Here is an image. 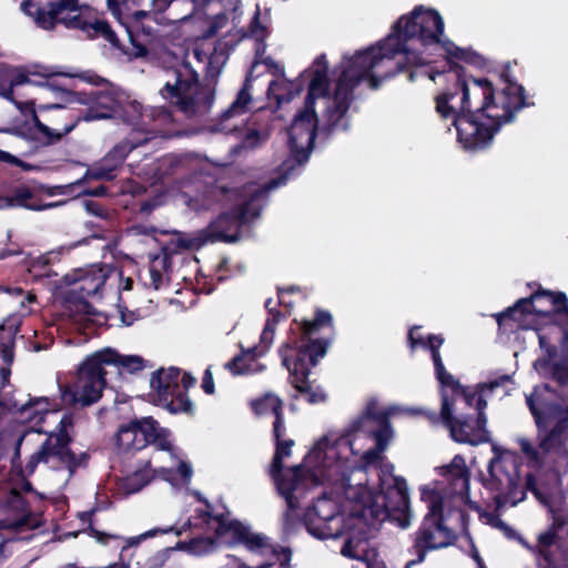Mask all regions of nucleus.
I'll list each match as a JSON object with an SVG mask.
<instances>
[{"mask_svg":"<svg viewBox=\"0 0 568 568\" xmlns=\"http://www.w3.org/2000/svg\"><path fill=\"white\" fill-rule=\"evenodd\" d=\"M0 160L8 162V163H18L19 162V160L14 155H12L6 151H0Z\"/></svg>","mask_w":568,"mask_h":568,"instance_id":"57","label":"nucleus"},{"mask_svg":"<svg viewBox=\"0 0 568 568\" xmlns=\"http://www.w3.org/2000/svg\"><path fill=\"white\" fill-rule=\"evenodd\" d=\"M72 427V417L63 415L58 424V432L51 433L41 444L39 449L33 453L27 465L26 470L32 474L39 464H44L50 469L65 470L67 478H70L75 470L85 465L88 454H74L69 448L71 437L69 428Z\"/></svg>","mask_w":568,"mask_h":568,"instance_id":"14","label":"nucleus"},{"mask_svg":"<svg viewBox=\"0 0 568 568\" xmlns=\"http://www.w3.org/2000/svg\"><path fill=\"white\" fill-rule=\"evenodd\" d=\"M197 163L199 160L193 154H166L145 164L138 172V175H143L145 182L155 184L170 175H182L192 172V176L182 181L181 192L196 194V186L199 184L212 182L211 179H203V175L197 172ZM178 201L181 202V195H179Z\"/></svg>","mask_w":568,"mask_h":568,"instance_id":"20","label":"nucleus"},{"mask_svg":"<svg viewBox=\"0 0 568 568\" xmlns=\"http://www.w3.org/2000/svg\"><path fill=\"white\" fill-rule=\"evenodd\" d=\"M280 313H274L272 314V317H268L266 320V323L260 336V344L256 346L257 353H260V355H264L270 349L274 341L275 328L280 321Z\"/></svg>","mask_w":568,"mask_h":568,"instance_id":"42","label":"nucleus"},{"mask_svg":"<svg viewBox=\"0 0 568 568\" xmlns=\"http://www.w3.org/2000/svg\"><path fill=\"white\" fill-rule=\"evenodd\" d=\"M187 528H197L205 535L197 536L190 542L180 544V548L186 549L190 554L201 556L209 554L219 537L223 536L229 529L234 531V537L253 557H260L262 560L246 566L240 564L239 568H273L278 564V568H286L291 559V552L285 548H275L268 542V539L260 534H254L243 526L227 527V519L223 514H212L210 505L205 503V509L196 510L180 529L174 528L175 535H181Z\"/></svg>","mask_w":568,"mask_h":568,"instance_id":"9","label":"nucleus"},{"mask_svg":"<svg viewBox=\"0 0 568 568\" xmlns=\"http://www.w3.org/2000/svg\"><path fill=\"white\" fill-rule=\"evenodd\" d=\"M106 3L130 40L131 54L134 58L145 57L149 53V45L158 37V29L152 24L151 13L145 10L131 11L128 0H106Z\"/></svg>","mask_w":568,"mask_h":568,"instance_id":"18","label":"nucleus"},{"mask_svg":"<svg viewBox=\"0 0 568 568\" xmlns=\"http://www.w3.org/2000/svg\"><path fill=\"white\" fill-rule=\"evenodd\" d=\"M554 310L548 311L545 315L550 322H554L560 326L564 338L568 341V305L567 296L565 293H547L545 294Z\"/></svg>","mask_w":568,"mask_h":568,"instance_id":"35","label":"nucleus"},{"mask_svg":"<svg viewBox=\"0 0 568 568\" xmlns=\"http://www.w3.org/2000/svg\"><path fill=\"white\" fill-rule=\"evenodd\" d=\"M192 475L191 465L184 460H178L176 466L161 467L159 469H151L150 462H146L143 468L123 477L119 483V489L124 495L139 493L153 477H160L171 483L172 486H178L180 484H187Z\"/></svg>","mask_w":568,"mask_h":568,"instance_id":"23","label":"nucleus"},{"mask_svg":"<svg viewBox=\"0 0 568 568\" xmlns=\"http://www.w3.org/2000/svg\"><path fill=\"white\" fill-rule=\"evenodd\" d=\"M170 265V255L165 251L153 256L146 271L148 280L145 276L142 277L144 285L159 290L164 282Z\"/></svg>","mask_w":568,"mask_h":568,"instance_id":"34","label":"nucleus"},{"mask_svg":"<svg viewBox=\"0 0 568 568\" xmlns=\"http://www.w3.org/2000/svg\"><path fill=\"white\" fill-rule=\"evenodd\" d=\"M550 547H537L536 552V564L538 568H560L549 549Z\"/></svg>","mask_w":568,"mask_h":568,"instance_id":"45","label":"nucleus"},{"mask_svg":"<svg viewBox=\"0 0 568 568\" xmlns=\"http://www.w3.org/2000/svg\"><path fill=\"white\" fill-rule=\"evenodd\" d=\"M116 118L132 125L136 131H144L149 142L156 134H164L163 126L172 122V114L164 108L144 109L142 104L125 92Z\"/></svg>","mask_w":568,"mask_h":568,"instance_id":"21","label":"nucleus"},{"mask_svg":"<svg viewBox=\"0 0 568 568\" xmlns=\"http://www.w3.org/2000/svg\"><path fill=\"white\" fill-rule=\"evenodd\" d=\"M78 194L90 195V196H104L106 194V187L100 185L95 189H82Z\"/></svg>","mask_w":568,"mask_h":568,"instance_id":"55","label":"nucleus"},{"mask_svg":"<svg viewBox=\"0 0 568 568\" xmlns=\"http://www.w3.org/2000/svg\"><path fill=\"white\" fill-rule=\"evenodd\" d=\"M91 106L82 114L84 121L116 118L122 101L125 100V91L108 85L103 90H91L88 93Z\"/></svg>","mask_w":568,"mask_h":568,"instance_id":"26","label":"nucleus"},{"mask_svg":"<svg viewBox=\"0 0 568 568\" xmlns=\"http://www.w3.org/2000/svg\"><path fill=\"white\" fill-rule=\"evenodd\" d=\"M510 382L507 374L499 375L478 386L476 392L463 387L455 377L452 382L440 385L442 409L440 416L429 413L430 422L439 419L449 429L450 437L457 442L469 445H478L489 440V432L486 428L487 418L485 408L486 396L495 388Z\"/></svg>","mask_w":568,"mask_h":568,"instance_id":"8","label":"nucleus"},{"mask_svg":"<svg viewBox=\"0 0 568 568\" xmlns=\"http://www.w3.org/2000/svg\"><path fill=\"white\" fill-rule=\"evenodd\" d=\"M265 36V28L260 22V8L256 7L254 16L251 20L248 30L243 34V37H252L256 40L263 39Z\"/></svg>","mask_w":568,"mask_h":568,"instance_id":"48","label":"nucleus"},{"mask_svg":"<svg viewBox=\"0 0 568 568\" xmlns=\"http://www.w3.org/2000/svg\"><path fill=\"white\" fill-rule=\"evenodd\" d=\"M332 325V315L327 311H317L314 321L298 326L301 336L283 344L278 354L283 366L290 373V382L296 393L307 403L317 404L325 400L326 395L321 386L308 379V375L327 352L329 342L313 336L324 326Z\"/></svg>","mask_w":568,"mask_h":568,"instance_id":"11","label":"nucleus"},{"mask_svg":"<svg viewBox=\"0 0 568 568\" xmlns=\"http://www.w3.org/2000/svg\"><path fill=\"white\" fill-rule=\"evenodd\" d=\"M13 347H14V337H13L12 332L9 331L7 333V335L2 337V343H1V357L7 365H11L13 362V357H14Z\"/></svg>","mask_w":568,"mask_h":568,"instance_id":"47","label":"nucleus"},{"mask_svg":"<svg viewBox=\"0 0 568 568\" xmlns=\"http://www.w3.org/2000/svg\"><path fill=\"white\" fill-rule=\"evenodd\" d=\"M65 203H67V200H60V201H54V202H43L42 199L40 197V200L37 204L38 207L36 211H43V210L59 207V206L64 205Z\"/></svg>","mask_w":568,"mask_h":568,"instance_id":"54","label":"nucleus"},{"mask_svg":"<svg viewBox=\"0 0 568 568\" xmlns=\"http://www.w3.org/2000/svg\"><path fill=\"white\" fill-rule=\"evenodd\" d=\"M55 414V410L50 409L48 397L30 398L29 402L23 404L20 409L21 417L33 423L34 426L42 423L47 416H54Z\"/></svg>","mask_w":568,"mask_h":568,"instance_id":"37","label":"nucleus"},{"mask_svg":"<svg viewBox=\"0 0 568 568\" xmlns=\"http://www.w3.org/2000/svg\"><path fill=\"white\" fill-rule=\"evenodd\" d=\"M257 347L243 349L242 353L224 364L232 375H255L265 371V365L257 361L261 357Z\"/></svg>","mask_w":568,"mask_h":568,"instance_id":"33","label":"nucleus"},{"mask_svg":"<svg viewBox=\"0 0 568 568\" xmlns=\"http://www.w3.org/2000/svg\"><path fill=\"white\" fill-rule=\"evenodd\" d=\"M419 326H415L410 328L408 333V343L412 349L416 347H422L428 349L432 353V359L434 363L435 375L439 384H444L447 382H452L454 376L448 373L443 364L439 347L444 343V337L442 335H429L425 338L422 334H419Z\"/></svg>","mask_w":568,"mask_h":568,"instance_id":"29","label":"nucleus"},{"mask_svg":"<svg viewBox=\"0 0 568 568\" xmlns=\"http://www.w3.org/2000/svg\"><path fill=\"white\" fill-rule=\"evenodd\" d=\"M85 81L88 82H92L94 84H100L103 79L98 77V75H88V77H83Z\"/></svg>","mask_w":568,"mask_h":568,"instance_id":"63","label":"nucleus"},{"mask_svg":"<svg viewBox=\"0 0 568 568\" xmlns=\"http://www.w3.org/2000/svg\"><path fill=\"white\" fill-rule=\"evenodd\" d=\"M295 291V287L291 286L288 288H281L278 290V300H280V303L281 304H285V301H284V293H291Z\"/></svg>","mask_w":568,"mask_h":568,"instance_id":"60","label":"nucleus"},{"mask_svg":"<svg viewBox=\"0 0 568 568\" xmlns=\"http://www.w3.org/2000/svg\"><path fill=\"white\" fill-rule=\"evenodd\" d=\"M264 63L273 75V79L268 81L267 88V98L270 100H274L280 106L283 103H288L302 92L304 87L303 80L290 81L285 77L283 69L271 59L265 60Z\"/></svg>","mask_w":568,"mask_h":568,"instance_id":"28","label":"nucleus"},{"mask_svg":"<svg viewBox=\"0 0 568 568\" xmlns=\"http://www.w3.org/2000/svg\"><path fill=\"white\" fill-rule=\"evenodd\" d=\"M12 207L11 196L0 195V210Z\"/></svg>","mask_w":568,"mask_h":568,"instance_id":"58","label":"nucleus"},{"mask_svg":"<svg viewBox=\"0 0 568 568\" xmlns=\"http://www.w3.org/2000/svg\"><path fill=\"white\" fill-rule=\"evenodd\" d=\"M412 517L405 479L394 475L393 464H383L379 491L367 494L346 510H341L336 501L320 498L305 511L304 526L311 536L320 540L347 535L341 549L344 557L363 562L365 568H385L369 542L373 531L386 520L407 528Z\"/></svg>","mask_w":568,"mask_h":568,"instance_id":"3","label":"nucleus"},{"mask_svg":"<svg viewBox=\"0 0 568 568\" xmlns=\"http://www.w3.org/2000/svg\"><path fill=\"white\" fill-rule=\"evenodd\" d=\"M109 267L102 265H91L84 270H77L72 274H67L63 281L67 285L73 286L72 293L79 298L101 296V288L109 277Z\"/></svg>","mask_w":568,"mask_h":568,"instance_id":"27","label":"nucleus"},{"mask_svg":"<svg viewBox=\"0 0 568 568\" xmlns=\"http://www.w3.org/2000/svg\"><path fill=\"white\" fill-rule=\"evenodd\" d=\"M231 49L227 41L219 40L210 53L197 47L186 51L183 59L168 70V79L160 90L162 98L190 119L206 115L215 101V88L200 82L197 69L201 67L211 78L219 75Z\"/></svg>","mask_w":568,"mask_h":568,"instance_id":"6","label":"nucleus"},{"mask_svg":"<svg viewBox=\"0 0 568 568\" xmlns=\"http://www.w3.org/2000/svg\"><path fill=\"white\" fill-rule=\"evenodd\" d=\"M449 77L455 82L436 97V112L442 119H452L457 140L466 150L488 146L503 125L530 105L524 87L516 82L495 88L484 78L462 77L458 72Z\"/></svg>","mask_w":568,"mask_h":568,"instance_id":"4","label":"nucleus"},{"mask_svg":"<svg viewBox=\"0 0 568 568\" xmlns=\"http://www.w3.org/2000/svg\"><path fill=\"white\" fill-rule=\"evenodd\" d=\"M550 389L547 385L535 387L526 397L527 406L538 428V447L527 438L520 437L517 443L527 463L534 468H555L558 458L567 456L568 442V406L549 400Z\"/></svg>","mask_w":568,"mask_h":568,"instance_id":"10","label":"nucleus"},{"mask_svg":"<svg viewBox=\"0 0 568 568\" xmlns=\"http://www.w3.org/2000/svg\"><path fill=\"white\" fill-rule=\"evenodd\" d=\"M42 80L32 79L30 73L8 65H0V95L8 101L14 103L18 109L23 112V106H29L28 101H19V88L23 85H38L49 88L55 91L58 88L49 81L52 75L73 77V74L59 71L54 68H44L43 72L39 73Z\"/></svg>","mask_w":568,"mask_h":568,"instance_id":"22","label":"nucleus"},{"mask_svg":"<svg viewBox=\"0 0 568 568\" xmlns=\"http://www.w3.org/2000/svg\"><path fill=\"white\" fill-rule=\"evenodd\" d=\"M442 480H436L422 488V500L427 513L418 530L412 535V556L405 568L424 561L430 550L445 548L456 539V529L463 527L466 508L475 509L469 498V474L465 459L456 455L449 465L439 468Z\"/></svg>","mask_w":568,"mask_h":568,"instance_id":"5","label":"nucleus"},{"mask_svg":"<svg viewBox=\"0 0 568 568\" xmlns=\"http://www.w3.org/2000/svg\"><path fill=\"white\" fill-rule=\"evenodd\" d=\"M202 388L206 394H213L214 393V381L212 372L209 368L205 369L203 378H202Z\"/></svg>","mask_w":568,"mask_h":568,"instance_id":"52","label":"nucleus"},{"mask_svg":"<svg viewBox=\"0 0 568 568\" xmlns=\"http://www.w3.org/2000/svg\"><path fill=\"white\" fill-rule=\"evenodd\" d=\"M114 359L115 351L111 348L90 355L80 366L74 383L65 388H60L63 403L84 407L98 402L105 387L103 363Z\"/></svg>","mask_w":568,"mask_h":568,"instance_id":"15","label":"nucleus"},{"mask_svg":"<svg viewBox=\"0 0 568 568\" xmlns=\"http://www.w3.org/2000/svg\"><path fill=\"white\" fill-rule=\"evenodd\" d=\"M148 445L155 446L159 450L172 454L170 433L159 426L152 417L134 419L119 427L115 435V446L119 454H131L143 449Z\"/></svg>","mask_w":568,"mask_h":568,"instance_id":"19","label":"nucleus"},{"mask_svg":"<svg viewBox=\"0 0 568 568\" xmlns=\"http://www.w3.org/2000/svg\"><path fill=\"white\" fill-rule=\"evenodd\" d=\"M42 184H23L17 186L11 195L12 206H20L36 211L40 195L43 193Z\"/></svg>","mask_w":568,"mask_h":568,"instance_id":"36","label":"nucleus"},{"mask_svg":"<svg viewBox=\"0 0 568 568\" xmlns=\"http://www.w3.org/2000/svg\"><path fill=\"white\" fill-rule=\"evenodd\" d=\"M283 402L275 394L268 393L264 397L252 402V409L257 415L272 414L275 419L273 423V436L280 438L285 434V424L282 415Z\"/></svg>","mask_w":568,"mask_h":568,"instance_id":"32","label":"nucleus"},{"mask_svg":"<svg viewBox=\"0 0 568 568\" xmlns=\"http://www.w3.org/2000/svg\"><path fill=\"white\" fill-rule=\"evenodd\" d=\"M173 530H174L173 526H170L168 528H153V529H150V530H148V531H145L143 534H140L139 536L123 538V537L118 536V535L104 534V532H101V531H99L97 529L91 528V535H92V537L95 538V540L99 544H102V545H105V546H110L112 544H116L115 546L120 547V549H121V551H120V561H125L126 551L130 548H135L142 541H144V540H146L149 538H153V537L158 536L159 534H169V532H173Z\"/></svg>","mask_w":568,"mask_h":568,"instance_id":"31","label":"nucleus"},{"mask_svg":"<svg viewBox=\"0 0 568 568\" xmlns=\"http://www.w3.org/2000/svg\"><path fill=\"white\" fill-rule=\"evenodd\" d=\"M221 222H223V217L219 221H212L205 229L190 233H180L175 240L176 247L196 251L206 244L216 243V240L232 239V235L219 229Z\"/></svg>","mask_w":568,"mask_h":568,"instance_id":"30","label":"nucleus"},{"mask_svg":"<svg viewBox=\"0 0 568 568\" xmlns=\"http://www.w3.org/2000/svg\"><path fill=\"white\" fill-rule=\"evenodd\" d=\"M542 295L544 294L536 293L530 297L517 301L513 307H509L505 312L497 315V322L501 324V322L506 318L518 320V314L524 315L526 313L537 312V310L534 306V301L540 298Z\"/></svg>","mask_w":568,"mask_h":568,"instance_id":"40","label":"nucleus"},{"mask_svg":"<svg viewBox=\"0 0 568 568\" xmlns=\"http://www.w3.org/2000/svg\"><path fill=\"white\" fill-rule=\"evenodd\" d=\"M252 73L247 74L242 88L237 91L232 103L210 124V132L231 134L239 130L244 122V116L255 106L252 95Z\"/></svg>","mask_w":568,"mask_h":568,"instance_id":"24","label":"nucleus"},{"mask_svg":"<svg viewBox=\"0 0 568 568\" xmlns=\"http://www.w3.org/2000/svg\"><path fill=\"white\" fill-rule=\"evenodd\" d=\"M557 534L555 530L549 529L538 536L537 547H551L555 544Z\"/></svg>","mask_w":568,"mask_h":568,"instance_id":"51","label":"nucleus"},{"mask_svg":"<svg viewBox=\"0 0 568 568\" xmlns=\"http://www.w3.org/2000/svg\"><path fill=\"white\" fill-rule=\"evenodd\" d=\"M444 19L432 8L417 6L409 14L402 16L390 32L376 44L344 54L339 74L331 84L327 61L317 57L312 67V78L304 108L295 115L287 130L288 155L277 168V176L268 181V189H277L301 174L313 150L316 131L332 134L351 126L352 105L356 89L367 81L377 89L379 81L392 78L412 67L430 62L425 52L444 50L460 60L470 61L469 53L444 36Z\"/></svg>","mask_w":568,"mask_h":568,"instance_id":"1","label":"nucleus"},{"mask_svg":"<svg viewBox=\"0 0 568 568\" xmlns=\"http://www.w3.org/2000/svg\"><path fill=\"white\" fill-rule=\"evenodd\" d=\"M88 181L85 178V174L78 179L77 181L68 184H60V185H44L43 186V193L47 196H69V197H77L80 194L79 191H81L84 183Z\"/></svg>","mask_w":568,"mask_h":568,"instance_id":"41","label":"nucleus"},{"mask_svg":"<svg viewBox=\"0 0 568 568\" xmlns=\"http://www.w3.org/2000/svg\"><path fill=\"white\" fill-rule=\"evenodd\" d=\"M120 318H121V322L125 326H131L136 321L142 318V316H141L140 312H138V311H129L126 308H120Z\"/></svg>","mask_w":568,"mask_h":568,"instance_id":"49","label":"nucleus"},{"mask_svg":"<svg viewBox=\"0 0 568 568\" xmlns=\"http://www.w3.org/2000/svg\"><path fill=\"white\" fill-rule=\"evenodd\" d=\"M268 138V126L260 125L257 128H247L244 133L241 143L234 148V152H240L241 150H252L261 145Z\"/></svg>","mask_w":568,"mask_h":568,"instance_id":"39","label":"nucleus"},{"mask_svg":"<svg viewBox=\"0 0 568 568\" xmlns=\"http://www.w3.org/2000/svg\"><path fill=\"white\" fill-rule=\"evenodd\" d=\"M268 182L261 185L250 183L241 189H227L214 182L201 183L196 186V194L182 192L181 203L191 211L201 213L222 207L224 211L214 220L223 217L219 229L225 231L232 239L216 240V242L232 243L241 239V229L253 222L261 214L267 203Z\"/></svg>","mask_w":568,"mask_h":568,"instance_id":"7","label":"nucleus"},{"mask_svg":"<svg viewBox=\"0 0 568 568\" xmlns=\"http://www.w3.org/2000/svg\"><path fill=\"white\" fill-rule=\"evenodd\" d=\"M473 559L476 561V564L478 565V568H486L485 565H484V561L481 559V557L479 556L478 551L477 550H474L473 551V555H471Z\"/></svg>","mask_w":568,"mask_h":568,"instance_id":"61","label":"nucleus"},{"mask_svg":"<svg viewBox=\"0 0 568 568\" xmlns=\"http://www.w3.org/2000/svg\"><path fill=\"white\" fill-rule=\"evenodd\" d=\"M23 291L20 287L1 288L0 287V305L14 304L24 305Z\"/></svg>","mask_w":568,"mask_h":568,"instance_id":"46","label":"nucleus"},{"mask_svg":"<svg viewBox=\"0 0 568 568\" xmlns=\"http://www.w3.org/2000/svg\"><path fill=\"white\" fill-rule=\"evenodd\" d=\"M132 284H133V281L130 277H128L122 281L121 288L123 291H130L132 288Z\"/></svg>","mask_w":568,"mask_h":568,"instance_id":"62","label":"nucleus"},{"mask_svg":"<svg viewBox=\"0 0 568 568\" xmlns=\"http://www.w3.org/2000/svg\"><path fill=\"white\" fill-rule=\"evenodd\" d=\"M149 143V138L135 140L134 138L119 142L114 148L97 164L85 171L88 180L111 181L116 176V171L121 168L125 158Z\"/></svg>","mask_w":568,"mask_h":568,"instance_id":"25","label":"nucleus"},{"mask_svg":"<svg viewBox=\"0 0 568 568\" xmlns=\"http://www.w3.org/2000/svg\"><path fill=\"white\" fill-rule=\"evenodd\" d=\"M21 10L42 29L50 30L57 24L81 31L87 38H103L113 47H119V39L110 24L101 19L92 18L89 10L79 6V0H57L43 10L31 0L21 3Z\"/></svg>","mask_w":568,"mask_h":568,"instance_id":"12","label":"nucleus"},{"mask_svg":"<svg viewBox=\"0 0 568 568\" xmlns=\"http://www.w3.org/2000/svg\"><path fill=\"white\" fill-rule=\"evenodd\" d=\"M495 457L488 464L489 477L485 486L493 494L496 510L500 511L507 506H516L526 498V491L534 494L544 506L550 505V495L537 486L532 474L526 475L525 485L520 484L518 466L510 455H499L493 447Z\"/></svg>","mask_w":568,"mask_h":568,"instance_id":"13","label":"nucleus"},{"mask_svg":"<svg viewBox=\"0 0 568 568\" xmlns=\"http://www.w3.org/2000/svg\"><path fill=\"white\" fill-rule=\"evenodd\" d=\"M272 298H268L266 302H265V307L268 308L270 311V317H272V314H274L275 312H273V308L271 307L272 306Z\"/></svg>","mask_w":568,"mask_h":568,"instance_id":"64","label":"nucleus"},{"mask_svg":"<svg viewBox=\"0 0 568 568\" xmlns=\"http://www.w3.org/2000/svg\"><path fill=\"white\" fill-rule=\"evenodd\" d=\"M85 209L89 213L95 215V216H99V217H102V219H106L108 216V212L105 211L104 207H102L99 203L97 202H93V201H89L85 203Z\"/></svg>","mask_w":568,"mask_h":568,"instance_id":"53","label":"nucleus"},{"mask_svg":"<svg viewBox=\"0 0 568 568\" xmlns=\"http://www.w3.org/2000/svg\"><path fill=\"white\" fill-rule=\"evenodd\" d=\"M104 365H116L125 368L130 373L138 372L143 367V359L138 355L122 356L115 352V359L110 363H103Z\"/></svg>","mask_w":568,"mask_h":568,"instance_id":"43","label":"nucleus"},{"mask_svg":"<svg viewBox=\"0 0 568 568\" xmlns=\"http://www.w3.org/2000/svg\"><path fill=\"white\" fill-rule=\"evenodd\" d=\"M194 384V377L176 367L160 369L151 376L149 396L155 405L166 407L171 413H190L193 404L184 392Z\"/></svg>","mask_w":568,"mask_h":568,"instance_id":"16","label":"nucleus"},{"mask_svg":"<svg viewBox=\"0 0 568 568\" xmlns=\"http://www.w3.org/2000/svg\"><path fill=\"white\" fill-rule=\"evenodd\" d=\"M488 521H489V524H491L493 526L498 527V528H501V529H504V528H506V527H507V526H506V524H505L501 519H499L498 517H496V516H495V515H493V514H491V515H489V517H488Z\"/></svg>","mask_w":568,"mask_h":568,"instance_id":"56","label":"nucleus"},{"mask_svg":"<svg viewBox=\"0 0 568 568\" xmlns=\"http://www.w3.org/2000/svg\"><path fill=\"white\" fill-rule=\"evenodd\" d=\"M549 361L547 358H538L534 362L535 369L539 371L540 368L547 367Z\"/></svg>","mask_w":568,"mask_h":568,"instance_id":"59","label":"nucleus"},{"mask_svg":"<svg viewBox=\"0 0 568 568\" xmlns=\"http://www.w3.org/2000/svg\"><path fill=\"white\" fill-rule=\"evenodd\" d=\"M537 335L540 348L545 351L549 358L554 357L557 353L556 346L550 343V339L545 334L538 332Z\"/></svg>","mask_w":568,"mask_h":568,"instance_id":"50","label":"nucleus"},{"mask_svg":"<svg viewBox=\"0 0 568 568\" xmlns=\"http://www.w3.org/2000/svg\"><path fill=\"white\" fill-rule=\"evenodd\" d=\"M392 410L379 409L377 400H369L346 434L322 437L301 466L285 470L282 469V462L290 456L294 442L281 440L282 436L274 438L276 450L271 475L288 508H298L310 489L320 485H327L332 489L329 495L324 491L321 498L336 501L341 510H346L371 494L373 490L367 486L368 470H374L379 478L381 466L389 464L384 460L383 453L394 437L389 423Z\"/></svg>","mask_w":568,"mask_h":568,"instance_id":"2","label":"nucleus"},{"mask_svg":"<svg viewBox=\"0 0 568 568\" xmlns=\"http://www.w3.org/2000/svg\"><path fill=\"white\" fill-rule=\"evenodd\" d=\"M23 106V112L31 114L37 139L44 144H54L69 134L78 125L82 115L62 104H41L33 108V102Z\"/></svg>","mask_w":568,"mask_h":568,"instance_id":"17","label":"nucleus"},{"mask_svg":"<svg viewBox=\"0 0 568 568\" xmlns=\"http://www.w3.org/2000/svg\"><path fill=\"white\" fill-rule=\"evenodd\" d=\"M31 490V484L24 479L19 485L13 486L10 490L8 505L11 509L18 510L22 515L21 519L16 524L19 527L31 525L28 519V503L21 495V493H30Z\"/></svg>","mask_w":568,"mask_h":568,"instance_id":"38","label":"nucleus"},{"mask_svg":"<svg viewBox=\"0 0 568 568\" xmlns=\"http://www.w3.org/2000/svg\"><path fill=\"white\" fill-rule=\"evenodd\" d=\"M43 433L42 429L40 428H34L33 426L30 427L29 429H26L22 432L21 435H19L17 442H16V446H14V458H19L20 457V452H21V447L22 445H32V444H36L39 442L40 437H41V434Z\"/></svg>","mask_w":568,"mask_h":568,"instance_id":"44","label":"nucleus"}]
</instances>
